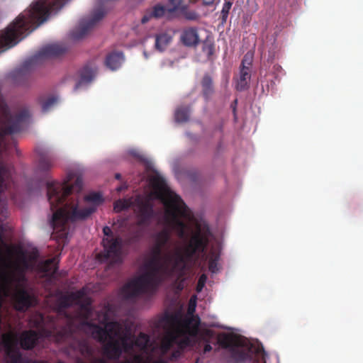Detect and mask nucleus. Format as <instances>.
<instances>
[{
	"label": "nucleus",
	"instance_id": "1",
	"mask_svg": "<svg viewBox=\"0 0 363 363\" xmlns=\"http://www.w3.org/2000/svg\"><path fill=\"white\" fill-rule=\"evenodd\" d=\"M208 237L200 230L192 235L182 250H177L170 259H162L163 248L152 245L150 257L144 264V272L122 288V294L128 298H134L143 294L153 293L166 277L174 274L183 275L195 257L203 253L208 245Z\"/></svg>",
	"mask_w": 363,
	"mask_h": 363
},
{
	"label": "nucleus",
	"instance_id": "2",
	"mask_svg": "<svg viewBox=\"0 0 363 363\" xmlns=\"http://www.w3.org/2000/svg\"><path fill=\"white\" fill-rule=\"evenodd\" d=\"M83 188V181L77 177L72 184L67 182L62 184L52 182L47 184L48 200L53 211L51 225L53 229L51 238L59 244L67 242L68 221H75L88 218L103 203L101 194L93 192L84 196L87 206L82 209L78 208L79 194Z\"/></svg>",
	"mask_w": 363,
	"mask_h": 363
},
{
	"label": "nucleus",
	"instance_id": "3",
	"mask_svg": "<svg viewBox=\"0 0 363 363\" xmlns=\"http://www.w3.org/2000/svg\"><path fill=\"white\" fill-rule=\"evenodd\" d=\"M69 0H38L0 33V49H9L35 30L50 14L60 10Z\"/></svg>",
	"mask_w": 363,
	"mask_h": 363
},
{
	"label": "nucleus",
	"instance_id": "4",
	"mask_svg": "<svg viewBox=\"0 0 363 363\" xmlns=\"http://www.w3.org/2000/svg\"><path fill=\"white\" fill-rule=\"evenodd\" d=\"M151 184L156 196L165 207L167 223L179 238L186 240L190 231L189 222L193 219L191 211L182 198L169 189L160 175L152 177Z\"/></svg>",
	"mask_w": 363,
	"mask_h": 363
},
{
	"label": "nucleus",
	"instance_id": "5",
	"mask_svg": "<svg viewBox=\"0 0 363 363\" xmlns=\"http://www.w3.org/2000/svg\"><path fill=\"white\" fill-rule=\"evenodd\" d=\"M103 233L106 238L102 240L104 251L97 255V259L100 262L109 261L110 265L121 264L122 262L123 239L119 236H115L108 226L103 228Z\"/></svg>",
	"mask_w": 363,
	"mask_h": 363
},
{
	"label": "nucleus",
	"instance_id": "6",
	"mask_svg": "<svg viewBox=\"0 0 363 363\" xmlns=\"http://www.w3.org/2000/svg\"><path fill=\"white\" fill-rule=\"evenodd\" d=\"M218 342L222 348L230 352L232 359L238 363L243 362L250 357L247 352L239 349L243 346V342L237 335L223 333L218 337Z\"/></svg>",
	"mask_w": 363,
	"mask_h": 363
},
{
	"label": "nucleus",
	"instance_id": "7",
	"mask_svg": "<svg viewBox=\"0 0 363 363\" xmlns=\"http://www.w3.org/2000/svg\"><path fill=\"white\" fill-rule=\"evenodd\" d=\"M67 50V48L62 43L47 45L26 62L24 67L37 65L45 60L59 57L65 53Z\"/></svg>",
	"mask_w": 363,
	"mask_h": 363
},
{
	"label": "nucleus",
	"instance_id": "8",
	"mask_svg": "<svg viewBox=\"0 0 363 363\" xmlns=\"http://www.w3.org/2000/svg\"><path fill=\"white\" fill-rule=\"evenodd\" d=\"M30 117L28 110L23 109L14 116L6 114V121L0 130V136L11 135L21 130L23 124Z\"/></svg>",
	"mask_w": 363,
	"mask_h": 363
},
{
	"label": "nucleus",
	"instance_id": "9",
	"mask_svg": "<svg viewBox=\"0 0 363 363\" xmlns=\"http://www.w3.org/2000/svg\"><path fill=\"white\" fill-rule=\"evenodd\" d=\"M86 325L91 328L93 337L103 344L111 337L118 335L121 331L120 323L118 321L108 322L104 327L91 323H87Z\"/></svg>",
	"mask_w": 363,
	"mask_h": 363
},
{
	"label": "nucleus",
	"instance_id": "10",
	"mask_svg": "<svg viewBox=\"0 0 363 363\" xmlns=\"http://www.w3.org/2000/svg\"><path fill=\"white\" fill-rule=\"evenodd\" d=\"M167 324L172 326L182 327L187 333L195 334L197 333L200 324L199 317L191 316L189 318H182L179 313L166 314L163 318Z\"/></svg>",
	"mask_w": 363,
	"mask_h": 363
},
{
	"label": "nucleus",
	"instance_id": "11",
	"mask_svg": "<svg viewBox=\"0 0 363 363\" xmlns=\"http://www.w3.org/2000/svg\"><path fill=\"white\" fill-rule=\"evenodd\" d=\"M26 280L24 274H21L18 277L13 274L3 273L1 276L0 282V319L1 318V308L4 298L9 297L11 294V286L13 283H20Z\"/></svg>",
	"mask_w": 363,
	"mask_h": 363
},
{
	"label": "nucleus",
	"instance_id": "12",
	"mask_svg": "<svg viewBox=\"0 0 363 363\" xmlns=\"http://www.w3.org/2000/svg\"><path fill=\"white\" fill-rule=\"evenodd\" d=\"M13 306L16 311L25 312L33 306L35 298L23 287H16L12 295Z\"/></svg>",
	"mask_w": 363,
	"mask_h": 363
},
{
	"label": "nucleus",
	"instance_id": "13",
	"mask_svg": "<svg viewBox=\"0 0 363 363\" xmlns=\"http://www.w3.org/2000/svg\"><path fill=\"white\" fill-rule=\"evenodd\" d=\"M3 345L6 350V355L11 359L8 363H21L22 359L21 353L15 346L17 343L16 337L12 333H6L2 336Z\"/></svg>",
	"mask_w": 363,
	"mask_h": 363
},
{
	"label": "nucleus",
	"instance_id": "14",
	"mask_svg": "<svg viewBox=\"0 0 363 363\" xmlns=\"http://www.w3.org/2000/svg\"><path fill=\"white\" fill-rule=\"evenodd\" d=\"M103 353L111 360H118L122 354L119 340L116 339V336L111 337L105 343H104Z\"/></svg>",
	"mask_w": 363,
	"mask_h": 363
},
{
	"label": "nucleus",
	"instance_id": "15",
	"mask_svg": "<svg viewBox=\"0 0 363 363\" xmlns=\"http://www.w3.org/2000/svg\"><path fill=\"white\" fill-rule=\"evenodd\" d=\"M38 169L42 172H47L52 168L55 162V156L47 150L38 149Z\"/></svg>",
	"mask_w": 363,
	"mask_h": 363
},
{
	"label": "nucleus",
	"instance_id": "16",
	"mask_svg": "<svg viewBox=\"0 0 363 363\" xmlns=\"http://www.w3.org/2000/svg\"><path fill=\"white\" fill-rule=\"evenodd\" d=\"M139 209L140 224L147 223L153 216V206L148 199L138 197L136 199Z\"/></svg>",
	"mask_w": 363,
	"mask_h": 363
},
{
	"label": "nucleus",
	"instance_id": "17",
	"mask_svg": "<svg viewBox=\"0 0 363 363\" xmlns=\"http://www.w3.org/2000/svg\"><path fill=\"white\" fill-rule=\"evenodd\" d=\"M38 340V334L33 330L22 332L19 337L20 345L25 350L33 349L37 345Z\"/></svg>",
	"mask_w": 363,
	"mask_h": 363
},
{
	"label": "nucleus",
	"instance_id": "18",
	"mask_svg": "<svg viewBox=\"0 0 363 363\" xmlns=\"http://www.w3.org/2000/svg\"><path fill=\"white\" fill-rule=\"evenodd\" d=\"M96 73V67L93 64L85 65L79 72V80L76 84L75 88H79L81 85L91 82Z\"/></svg>",
	"mask_w": 363,
	"mask_h": 363
},
{
	"label": "nucleus",
	"instance_id": "19",
	"mask_svg": "<svg viewBox=\"0 0 363 363\" xmlns=\"http://www.w3.org/2000/svg\"><path fill=\"white\" fill-rule=\"evenodd\" d=\"M180 39L185 46H196L199 43V36L197 29L193 27L184 29L181 35Z\"/></svg>",
	"mask_w": 363,
	"mask_h": 363
},
{
	"label": "nucleus",
	"instance_id": "20",
	"mask_svg": "<svg viewBox=\"0 0 363 363\" xmlns=\"http://www.w3.org/2000/svg\"><path fill=\"white\" fill-rule=\"evenodd\" d=\"M121 331L118 335H116V339L119 340L120 343L125 349L130 350L133 347V342L135 335L132 334L131 330L128 327H124L120 323Z\"/></svg>",
	"mask_w": 363,
	"mask_h": 363
},
{
	"label": "nucleus",
	"instance_id": "21",
	"mask_svg": "<svg viewBox=\"0 0 363 363\" xmlns=\"http://www.w3.org/2000/svg\"><path fill=\"white\" fill-rule=\"evenodd\" d=\"M84 294L83 290H78L69 294L63 295L58 300L59 306L62 308H68L74 303H79V301L84 297Z\"/></svg>",
	"mask_w": 363,
	"mask_h": 363
},
{
	"label": "nucleus",
	"instance_id": "22",
	"mask_svg": "<svg viewBox=\"0 0 363 363\" xmlns=\"http://www.w3.org/2000/svg\"><path fill=\"white\" fill-rule=\"evenodd\" d=\"M167 11L168 9L164 6L157 4L145 11L141 19V23L145 24L152 18H160L164 16Z\"/></svg>",
	"mask_w": 363,
	"mask_h": 363
},
{
	"label": "nucleus",
	"instance_id": "23",
	"mask_svg": "<svg viewBox=\"0 0 363 363\" xmlns=\"http://www.w3.org/2000/svg\"><path fill=\"white\" fill-rule=\"evenodd\" d=\"M124 61V56L121 52H113L109 53L105 60V64L107 67L111 70H116L118 69Z\"/></svg>",
	"mask_w": 363,
	"mask_h": 363
},
{
	"label": "nucleus",
	"instance_id": "24",
	"mask_svg": "<svg viewBox=\"0 0 363 363\" xmlns=\"http://www.w3.org/2000/svg\"><path fill=\"white\" fill-rule=\"evenodd\" d=\"M39 269L46 276L55 278V275L58 270V262L55 258L48 259L40 263Z\"/></svg>",
	"mask_w": 363,
	"mask_h": 363
},
{
	"label": "nucleus",
	"instance_id": "25",
	"mask_svg": "<svg viewBox=\"0 0 363 363\" xmlns=\"http://www.w3.org/2000/svg\"><path fill=\"white\" fill-rule=\"evenodd\" d=\"M250 79L251 69L248 68H240V77L235 86L236 89L240 91L247 89L249 88Z\"/></svg>",
	"mask_w": 363,
	"mask_h": 363
},
{
	"label": "nucleus",
	"instance_id": "26",
	"mask_svg": "<svg viewBox=\"0 0 363 363\" xmlns=\"http://www.w3.org/2000/svg\"><path fill=\"white\" fill-rule=\"evenodd\" d=\"M171 238L170 232L167 229H162L153 236V245L164 249Z\"/></svg>",
	"mask_w": 363,
	"mask_h": 363
},
{
	"label": "nucleus",
	"instance_id": "27",
	"mask_svg": "<svg viewBox=\"0 0 363 363\" xmlns=\"http://www.w3.org/2000/svg\"><path fill=\"white\" fill-rule=\"evenodd\" d=\"M172 40V35L167 32H162L155 36V48L164 51Z\"/></svg>",
	"mask_w": 363,
	"mask_h": 363
},
{
	"label": "nucleus",
	"instance_id": "28",
	"mask_svg": "<svg viewBox=\"0 0 363 363\" xmlns=\"http://www.w3.org/2000/svg\"><path fill=\"white\" fill-rule=\"evenodd\" d=\"M201 84L202 86L203 96L206 100H208L214 91L211 77L208 74H204Z\"/></svg>",
	"mask_w": 363,
	"mask_h": 363
},
{
	"label": "nucleus",
	"instance_id": "29",
	"mask_svg": "<svg viewBox=\"0 0 363 363\" xmlns=\"http://www.w3.org/2000/svg\"><path fill=\"white\" fill-rule=\"evenodd\" d=\"M38 102L41 105L42 111H49L57 102V98L54 96H41L38 98Z\"/></svg>",
	"mask_w": 363,
	"mask_h": 363
},
{
	"label": "nucleus",
	"instance_id": "30",
	"mask_svg": "<svg viewBox=\"0 0 363 363\" xmlns=\"http://www.w3.org/2000/svg\"><path fill=\"white\" fill-rule=\"evenodd\" d=\"M191 108L189 106H180L174 113L175 121L178 123H185L189 121Z\"/></svg>",
	"mask_w": 363,
	"mask_h": 363
},
{
	"label": "nucleus",
	"instance_id": "31",
	"mask_svg": "<svg viewBox=\"0 0 363 363\" xmlns=\"http://www.w3.org/2000/svg\"><path fill=\"white\" fill-rule=\"evenodd\" d=\"M202 51L206 55L208 60L212 61L215 53L214 43L210 39L205 40L202 44Z\"/></svg>",
	"mask_w": 363,
	"mask_h": 363
},
{
	"label": "nucleus",
	"instance_id": "32",
	"mask_svg": "<svg viewBox=\"0 0 363 363\" xmlns=\"http://www.w3.org/2000/svg\"><path fill=\"white\" fill-rule=\"evenodd\" d=\"M220 259V255L216 251H211L209 254L208 269L212 273H216L218 271V262Z\"/></svg>",
	"mask_w": 363,
	"mask_h": 363
},
{
	"label": "nucleus",
	"instance_id": "33",
	"mask_svg": "<svg viewBox=\"0 0 363 363\" xmlns=\"http://www.w3.org/2000/svg\"><path fill=\"white\" fill-rule=\"evenodd\" d=\"M132 203L130 199H119L114 203L113 209L116 212H121L129 208Z\"/></svg>",
	"mask_w": 363,
	"mask_h": 363
},
{
	"label": "nucleus",
	"instance_id": "34",
	"mask_svg": "<svg viewBox=\"0 0 363 363\" xmlns=\"http://www.w3.org/2000/svg\"><path fill=\"white\" fill-rule=\"evenodd\" d=\"M149 336L143 333H140L138 337H135L133 345H135L141 349L147 347L149 342Z\"/></svg>",
	"mask_w": 363,
	"mask_h": 363
},
{
	"label": "nucleus",
	"instance_id": "35",
	"mask_svg": "<svg viewBox=\"0 0 363 363\" xmlns=\"http://www.w3.org/2000/svg\"><path fill=\"white\" fill-rule=\"evenodd\" d=\"M77 305H79L81 308L84 311H85L87 313V315H89L91 313V301L89 298H82L79 303H77Z\"/></svg>",
	"mask_w": 363,
	"mask_h": 363
},
{
	"label": "nucleus",
	"instance_id": "36",
	"mask_svg": "<svg viewBox=\"0 0 363 363\" xmlns=\"http://www.w3.org/2000/svg\"><path fill=\"white\" fill-rule=\"evenodd\" d=\"M232 3L230 1H225L223 6L220 17L222 19V23H225L228 16L229 11L231 9Z\"/></svg>",
	"mask_w": 363,
	"mask_h": 363
},
{
	"label": "nucleus",
	"instance_id": "37",
	"mask_svg": "<svg viewBox=\"0 0 363 363\" xmlns=\"http://www.w3.org/2000/svg\"><path fill=\"white\" fill-rule=\"evenodd\" d=\"M206 280H207V276L205 274H202L199 277L197 284H196V290L198 293L201 292L203 290V289L205 286V284L206 282Z\"/></svg>",
	"mask_w": 363,
	"mask_h": 363
},
{
	"label": "nucleus",
	"instance_id": "38",
	"mask_svg": "<svg viewBox=\"0 0 363 363\" xmlns=\"http://www.w3.org/2000/svg\"><path fill=\"white\" fill-rule=\"evenodd\" d=\"M178 331L177 330H169L165 336L164 337L165 339H168L173 344L176 343L178 338Z\"/></svg>",
	"mask_w": 363,
	"mask_h": 363
},
{
	"label": "nucleus",
	"instance_id": "39",
	"mask_svg": "<svg viewBox=\"0 0 363 363\" xmlns=\"http://www.w3.org/2000/svg\"><path fill=\"white\" fill-rule=\"evenodd\" d=\"M252 66V57L248 56V54H246L241 62L240 68H248L251 69Z\"/></svg>",
	"mask_w": 363,
	"mask_h": 363
},
{
	"label": "nucleus",
	"instance_id": "40",
	"mask_svg": "<svg viewBox=\"0 0 363 363\" xmlns=\"http://www.w3.org/2000/svg\"><path fill=\"white\" fill-rule=\"evenodd\" d=\"M173 345L174 344L172 342H171L170 340H169L168 339H165L164 337L162 341V343H161L162 350L164 352H167L168 350H169L172 348Z\"/></svg>",
	"mask_w": 363,
	"mask_h": 363
},
{
	"label": "nucleus",
	"instance_id": "41",
	"mask_svg": "<svg viewBox=\"0 0 363 363\" xmlns=\"http://www.w3.org/2000/svg\"><path fill=\"white\" fill-rule=\"evenodd\" d=\"M13 77L17 80L18 77H22L23 78H27V72L25 70L24 67L16 69L13 73Z\"/></svg>",
	"mask_w": 363,
	"mask_h": 363
},
{
	"label": "nucleus",
	"instance_id": "42",
	"mask_svg": "<svg viewBox=\"0 0 363 363\" xmlns=\"http://www.w3.org/2000/svg\"><path fill=\"white\" fill-rule=\"evenodd\" d=\"M182 0H169V4L172 5V9H169V12H173L180 7Z\"/></svg>",
	"mask_w": 363,
	"mask_h": 363
},
{
	"label": "nucleus",
	"instance_id": "43",
	"mask_svg": "<svg viewBox=\"0 0 363 363\" xmlns=\"http://www.w3.org/2000/svg\"><path fill=\"white\" fill-rule=\"evenodd\" d=\"M186 18L189 20H196L198 14L196 12L191 11L186 14Z\"/></svg>",
	"mask_w": 363,
	"mask_h": 363
},
{
	"label": "nucleus",
	"instance_id": "44",
	"mask_svg": "<svg viewBox=\"0 0 363 363\" xmlns=\"http://www.w3.org/2000/svg\"><path fill=\"white\" fill-rule=\"evenodd\" d=\"M212 350V347L211 345L209 344V343H206L205 345H204V347H203V352L204 354L207 353V352H209Z\"/></svg>",
	"mask_w": 363,
	"mask_h": 363
},
{
	"label": "nucleus",
	"instance_id": "45",
	"mask_svg": "<svg viewBox=\"0 0 363 363\" xmlns=\"http://www.w3.org/2000/svg\"><path fill=\"white\" fill-rule=\"evenodd\" d=\"M86 352L89 354L91 352V350L89 347L86 344L82 345V353Z\"/></svg>",
	"mask_w": 363,
	"mask_h": 363
},
{
	"label": "nucleus",
	"instance_id": "46",
	"mask_svg": "<svg viewBox=\"0 0 363 363\" xmlns=\"http://www.w3.org/2000/svg\"><path fill=\"white\" fill-rule=\"evenodd\" d=\"M128 189V185L126 184H123L118 187L116 188L117 191L121 192Z\"/></svg>",
	"mask_w": 363,
	"mask_h": 363
},
{
	"label": "nucleus",
	"instance_id": "47",
	"mask_svg": "<svg viewBox=\"0 0 363 363\" xmlns=\"http://www.w3.org/2000/svg\"><path fill=\"white\" fill-rule=\"evenodd\" d=\"M203 4H205L206 6H209V5H211L214 2V0H203Z\"/></svg>",
	"mask_w": 363,
	"mask_h": 363
},
{
	"label": "nucleus",
	"instance_id": "48",
	"mask_svg": "<svg viewBox=\"0 0 363 363\" xmlns=\"http://www.w3.org/2000/svg\"><path fill=\"white\" fill-rule=\"evenodd\" d=\"M93 363H106L103 359H96Z\"/></svg>",
	"mask_w": 363,
	"mask_h": 363
},
{
	"label": "nucleus",
	"instance_id": "49",
	"mask_svg": "<svg viewBox=\"0 0 363 363\" xmlns=\"http://www.w3.org/2000/svg\"><path fill=\"white\" fill-rule=\"evenodd\" d=\"M153 363H166L164 359H160L158 360L155 361Z\"/></svg>",
	"mask_w": 363,
	"mask_h": 363
},
{
	"label": "nucleus",
	"instance_id": "50",
	"mask_svg": "<svg viewBox=\"0 0 363 363\" xmlns=\"http://www.w3.org/2000/svg\"><path fill=\"white\" fill-rule=\"evenodd\" d=\"M115 178H116V179H121V174H119V173H116V174H115Z\"/></svg>",
	"mask_w": 363,
	"mask_h": 363
},
{
	"label": "nucleus",
	"instance_id": "51",
	"mask_svg": "<svg viewBox=\"0 0 363 363\" xmlns=\"http://www.w3.org/2000/svg\"><path fill=\"white\" fill-rule=\"evenodd\" d=\"M119 363H133V362L130 359H126V360L121 362Z\"/></svg>",
	"mask_w": 363,
	"mask_h": 363
},
{
	"label": "nucleus",
	"instance_id": "52",
	"mask_svg": "<svg viewBox=\"0 0 363 363\" xmlns=\"http://www.w3.org/2000/svg\"><path fill=\"white\" fill-rule=\"evenodd\" d=\"M135 359L138 362V363H140V358L139 356H135Z\"/></svg>",
	"mask_w": 363,
	"mask_h": 363
},
{
	"label": "nucleus",
	"instance_id": "53",
	"mask_svg": "<svg viewBox=\"0 0 363 363\" xmlns=\"http://www.w3.org/2000/svg\"><path fill=\"white\" fill-rule=\"evenodd\" d=\"M237 103H238V100H237V99H235V100L234 101V105H235V106H236ZM233 111H234V112L235 111V106H234V107H233Z\"/></svg>",
	"mask_w": 363,
	"mask_h": 363
},
{
	"label": "nucleus",
	"instance_id": "54",
	"mask_svg": "<svg viewBox=\"0 0 363 363\" xmlns=\"http://www.w3.org/2000/svg\"><path fill=\"white\" fill-rule=\"evenodd\" d=\"M104 320L105 321H106V320H108V315H107V313H105V314H104Z\"/></svg>",
	"mask_w": 363,
	"mask_h": 363
},
{
	"label": "nucleus",
	"instance_id": "55",
	"mask_svg": "<svg viewBox=\"0 0 363 363\" xmlns=\"http://www.w3.org/2000/svg\"><path fill=\"white\" fill-rule=\"evenodd\" d=\"M33 363H47V362H45V361H41V362H34Z\"/></svg>",
	"mask_w": 363,
	"mask_h": 363
},
{
	"label": "nucleus",
	"instance_id": "56",
	"mask_svg": "<svg viewBox=\"0 0 363 363\" xmlns=\"http://www.w3.org/2000/svg\"><path fill=\"white\" fill-rule=\"evenodd\" d=\"M195 363H198V362H196Z\"/></svg>",
	"mask_w": 363,
	"mask_h": 363
}]
</instances>
